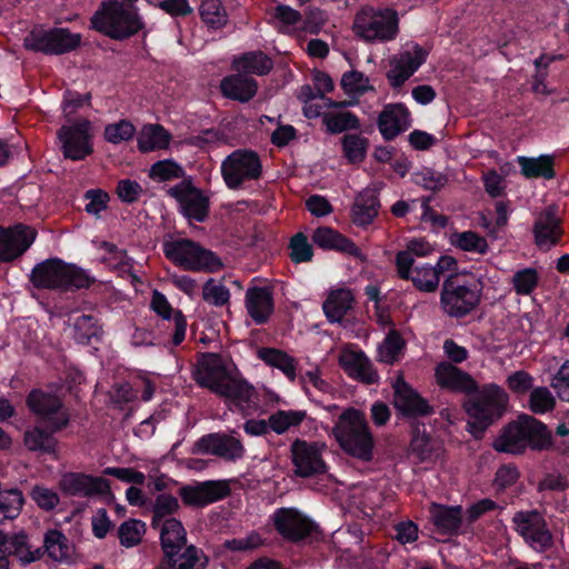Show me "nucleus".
<instances>
[{"mask_svg":"<svg viewBox=\"0 0 569 569\" xmlns=\"http://www.w3.org/2000/svg\"><path fill=\"white\" fill-rule=\"evenodd\" d=\"M170 134L159 124L146 126L139 138L138 148L142 152H149L157 149H164L169 146Z\"/></svg>","mask_w":569,"mask_h":569,"instance_id":"37998d69","label":"nucleus"},{"mask_svg":"<svg viewBox=\"0 0 569 569\" xmlns=\"http://www.w3.org/2000/svg\"><path fill=\"white\" fill-rule=\"evenodd\" d=\"M355 296L350 289L338 288L329 292L322 305L323 312L329 322H341L343 317L352 309Z\"/></svg>","mask_w":569,"mask_h":569,"instance_id":"72a5a7b5","label":"nucleus"},{"mask_svg":"<svg viewBox=\"0 0 569 569\" xmlns=\"http://www.w3.org/2000/svg\"><path fill=\"white\" fill-rule=\"evenodd\" d=\"M162 249L167 259L184 270L216 272L223 266L214 252L187 238L167 237Z\"/></svg>","mask_w":569,"mask_h":569,"instance_id":"0eeeda50","label":"nucleus"},{"mask_svg":"<svg viewBox=\"0 0 569 569\" xmlns=\"http://www.w3.org/2000/svg\"><path fill=\"white\" fill-rule=\"evenodd\" d=\"M411 124L410 112L401 103L387 104L378 118V128L386 140H392Z\"/></svg>","mask_w":569,"mask_h":569,"instance_id":"393cba45","label":"nucleus"},{"mask_svg":"<svg viewBox=\"0 0 569 569\" xmlns=\"http://www.w3.org/2000/svg\"><path fill=\"white\" fill-rule=\"evenodd\" d=\"M59 488L68 496L90 498L109 491V482L101 477H92L81 472L63 473Z\"/></svg>","mask_w":569,"mask_h":569,"instance_id":"a211bd4d","label":"nucleus"},{"mask_svg":"<svg viewBox=\"0 0 569 569\" xmlns=\"http://www.w3.org/2000/svg\"><path fill=\"white\" fill-rule=\"evenodd\" d=\"M23 502V495L18 489L0 491V522L18 517Z\"/></svg>","mask_w":569,"mask_h":569,"instance_id":"603ef678","label":"nucleus"},{"mask_svg":"<svg viewBox=\"0 0 569 569\" xmlns=\"http://www.w3.org/2000/svg\"><path fill=\"white\" fill-rule=\"evenodd\" d=\"M368 140L360 134L351 133L342 138L345 157L351 163L361 162L366 158Z\"/></svg>","mask_w":569,"mask_h":569,"instance_id":"4d7b16f0","label":"nucleus"},{"mask_svg":"<svg viewBox=\"0 0 569 569\" xmlns=\"http://www.w3.org/2000/svg\"><path fill=\"white\" fill-rule=\"evenodd\" d=\"M481 296L482 283L479 279L450 274L441 287L440 308L450 318H463L479 306Z\"/></svg>","mask_w":569,"mask_h":569,"instance_id":"20e7f679","label":"nucleus"},{"mask_svg":"<svg viewBox=\"0 0 569 569\" xmlns=\"http://www.w3.org/2000/svg\"><path fill=\"white\" fill-rule=\"evenodd\" d=\"M196 446L200 452L214 455L227 460L240 459L244 453V448L239 439L223 433L204 436Z\"/></svg>","mask_w":569,"mask_h":569,"instance_id":"b1692460","label":"nucleus"},{"mask_svg":"<svg viewBox=\"0 0 569 569\" xmlns=\"http://www.w3.org/2000/svg\"><path fill=\"white\" fill-rule=\"evenodd\" d=\"M403 346L405 341L401 336L395 330L390 331L379 347V361L385 363L395 362Z\"/></svg>","mask_w":569,"mask_h":569,"instance_id":"052dcab7","label":"nucleus"},{"mask_svg":"<svg viewBox=\"0 0 569 569\" xmlns=\"http://www.w3.org/2000/svg\"><path fill=\"white\" fill-rule=\"evenodd\" d=\"M539 273L535 268H523L513 273L511 283L519 296H529L538 286Z\"/></svg>","mask_w":569,"mask_h":569,"instance_id":"13d9d810","label":"nucleus"},{"mask_svg":"<svg viewBox=\"0 0 569 569\" xmlns=\"http://www.w3.org/2000/svg\"><path fill=\"white\" fill-rule=\"evenodd\" d=\"M379 200L375 190L362 191L352 207V220L358 226H367L377 217Z\"/></svg>","mask_w":569,"mask_h":569,"instance_id":"ea45409f","label":"nucleus"},{"mask_svg":"<svg viewBox=\"0 0 569 569\" xmlns=\"http://www.w3.org/2000/svg\"><path fill=\"white\" fill-rule=\"evenodd\" d=\"M517 162L521 168V173L528 178L551 179L555 176L553 159L550 156H540L538 158L518 157Z\"/></svg>","mask_w":569,"mask_h":569,"instance_id":"79ce46f5","label":"nucleus"},{"mask_svg":"<svg viewBox=\"0 0 569 569\" xmlns=\"http://www.w3.org/2000/svg\"><path fill=\"white\" fill-rule=\"evenodd\" d=\"M271 519L277 532L293 542L311 536L317 529V525L296 508L277 509Z\"/></svg>","mask_w":569,"mask_h":569,"instance_id":"4468645a","label":"nucleus"},{"mask_svg":"<svg viewBox=\"0 0 569 569\" xmlns=\"http://www.w3.org/2000/svg\"><path fill=\"white\" fill-rule=\"evenodd\" d=\"M326 445L322 442H308L296 439L290 446L293 473L301 478H310L327 470L322 453Z\"/></svg>","mask_w":569,"mask_h":569,"instance_id":"ddd939ff","label":"nucleus"},{"mask_svg":"<svg viewBox=\"0 0 569 569\" xmlns=\"http://www.w3.org/2000/svg\"><path fill=\"white\" fill-rule=\"evenodd\" d=\"M221 92L224 97L240 102L251 100L258 90V83L254 79L237 72L222 79L220 83Z\"/></svg>","mask_w":569,"mask_h":569,"instance_id":"473e14b6","label":"nucleus"},{"mask_svg":"<svg viewBox=\"0 0 569 569\" xmlns=\"http://www.w3.org/2000/svg\"><path fill=\"white\" fill-rule=\"evenodd\" d=\"M352 29L356 36L367 42L390 41L399 31L398 14L392 9L375 11L365 8L356 14Z\"/></svg>","mask_w":569,"mask_h":569,"instance_id":"6e6552de","label":"nucleus"},{"mask_svg":"<svg viewBox=\"0 0 569 569\" xmlns=\"http://www.w3.org/2000/svg\"><path fill=\"white\" fill-rule=\"evenodd\" d=\"M31 281L37 288L67 291L89 288L94 282V278L74 264L66 263L60 259H49L33 268Z\"/></svg>","mask_w":569,"mask_h":569,"instance_id":"39448f33","label":"nucleus"},{"mask_svg":"<svg viewBox=\"0 0 569 569\" xmlns=\"http://www.w3.org/2000/svg\"><path fill=\"white\" fill-rule=\"evenodd\" d=\"M413 181L416 184L427 190L437 191L447 184L448 179L447 176L441 172L423 168L413 174Z\"/></svg>","mask_w":569,"mask_h":569,"instance_id":"69168bd1","label":"nucleus"},{"mask_svg":"<svg viewBox=\"0 0 569 569\" xmlns=\"http://www.w3.org/2000/svg\"><path fill=\"white\" fill-rule=\"evenodd\" d=\"M217 395L223 397L244 415L257 408L254 389L243 380L230 377Z\"/></svg>","mask_w":569,"mask_h":569,"instance_id":"bb28decb","label":"nucleus"},{"mask_svg":"<svg viewBox=\"0 0 569 569\" xmlns=\"http://www.w3.org/2000/svg\"><path fill=\"white\" fill-rule=\"evenodd\" d=\"M28 408L51 431H59L68 426L69 413L61 399L42 390H32L27 397Z\"/></svg>","mask_w":569,"mask_h":569,"instance_id":"f8f14e48","label":"nucleus"},{"mask_svg":"<svg viewBox=\"0 0 569 569\" xmlns=\"http://www.w3.org/2000/svg\"><path fill=\"white\" fill-rule=\"evenodd\" d=\"M43 548L44 552L54 561H63L70 557L68 539L59 530L52 529L46 532Z\"/></svg>","mask_w":569,"mask_h":569,"instance_id":"49530a36","label":"nucleus"},{"mask_svg":"<svg viewBox=\"0 0 569 569\" xmlns=\"http://www.w3.org/2000/svg\"><path fill=\"white\" fill-rule=\"evenodd\" d=\"M229 491L227 481L210 480L196 486H183L179 489V495L186 505L202 507L224 498Z\"/></svg>","mask_w":569,"mask_h":569,"instance_id":"aec40b11","label":"nucleus"},{"mask_svg":"<svg viewBox=\"0 0 569 569\" xmlns=\"http://www.w3.org/2000/svg\"><path fill=\"white\" fill-rule=\"evenodd\" d=\"M555 398L546 387H538L531 390L529 408L535 413H545L555 407Z\"/></svg>","mask_w":569,"mask_h":569,"instance_id":"338daca9","label":"nucleus"},{"mask_svg":"<svg viewBox=\"0 0 569 569\" xmlns=\"http://www.w3.org/2000/svg\"><path fill=\"white\" fill-rule=\"evenodd\" d=\"M136 133V128L128 120L110 123L104 128V138L113 144L130 140Z\"/></svg>","mask_w":569,"mask_h":569,"instance_id":"0e129e2a","label":"nucleus"},{"mask_svg":"<svg viewBox=\"0 0 569 569\" xmlns=\"http://www.w3.org/2000/svg\"><path fill=\"white\" fill-rule=\"evenodd\" d=\"M202 21L212 29L226 26L228 16L220 0H201L199 8Z\"/></svg>","mask_w":569,"mask_h":569,"instance_id":"3c124183","label":"nucleus"},{"mask_svg":"<svg viewBox=\"0 0 569 569\" xmlns=\"http://www.w3.org/2000/svg\"><path fill=\"white\" fill-rule=\"evenodd\" d=\"M451 243L463 251L483 253L487 251V241L473 231H463L452 234Z\"/></svg>","mask_w":569,"mask_h":569,"instance_id":"680f3d73","label":"nucleus"},{"mask_svg":"<svg viewBox=\"0 0 569 569\" xmlns=\"http://www.w3.org/2000/svg\"><path fill=\"white\" fill-rule=\"evenodd\" d=\"M36 230L22 224L2 229L0 227V260L10 261L21 256L34 241Z\"/></svg>","mask_w":569,"mask_h":569,"instance_id":"6ab92c4d","label":"nucleus"},{"mask_svg":"<svg viewBox=\"0 0 569 569\" xmlns=\"http://www.w3.org/2000/svg\"><path fill=\"white\" fill-rule=\"evenodd\" d=\"M508 401L509 396L500 386L495 383L485 386L463 405L469 417L468 431L475 438H481L486 429L502 417Z\"/></svg>","mask_w":569,"mask_h":569,"instance_id":"7ed1b4c3","label":"nucleus"},{"mask_svg":"<svg viewBox=\"0 0 569 569\" xmlns=\"http://www.w3.org/2000/svg\"><path fill=\"white\" fill-rule=\"evenodd\" d=\"M81 36L67 28H34L24 38V47L46 54H63L80 46Z\"/></svg>","mask_w":569,"mask_h":569,"instance_id":"1a4fd4ad","label":"nucleus"},{"mask_svg":"<svg viewBox=\"0 0 569 569\" xmlns=\"http://www.w3.org/2000/svg\"><path fill=\"white\" fill-rule=\"evenodd\" d=\"M515 531L537 552H546L553 546V537L543 515L538 510L517 511L512 517Z\"/></svg>","mask_w":569,"mask_h":569,"instance_id":"9d476101","label":"nucleus"},{"mask_svg":"<svg viewBox=\"0 0 569 569\" xmlns=\"http://www.w3.org/2000/svg\"><path fill=\"white\" fill-rule=\"evenodd\" d=\"M533 233L536 244L542 250H549L558 243L561 229L560 220L556 216L553 207H548L538 214L533 226Z\"/></svg>","mask_w":569,"mask_h":569,"instance_id":"cd10ccee","label":"nucleus"},{"mask_svg":"<svg viewBox=\"0 0 569 569\" xmlns=\"http://www.w3.org/2000/svg\"><path fill=\"white\" fill-rule=\"evenodd\" d=\"M163 556H173V551L187 546V531L180 520H170L157 528Z\"/></svg>","mask_w":569,"mask_h":569,"instance_id":"c9c22d12","label":"nucleus"},{"mask_svg":"<svg viewBox=\"0 0 569 569\" xmlns=\"http://www.w3.org/2000/svg\"><path fill=\"white\" fill-rule=\"evenodd\" d=\"M439 449L440 443L436 439L425 432H415L410 443V452L419 461H426L430 460L432 457H437Z\"/></svg>","mask_w":569,"mask_h":569,"instance_id":"8fccbe9b","label":"nucleus"},{"mask_svg":"<svg viewBox=\"0 0 569 569\" xmlns=\"http://www.w3.org/2000/svg\"><path fill=\"white\" fill-rule=\"evenodd\" d=\"M150 308L163 321H167V329H172L171 345L174 347L179 346L184 340L187 331V320L183 313L178 309H173L167 297L158 290L152 292Z\"/></svg>","mask_w":569,"mask_h":569,"instance_id":"412c9836","label":"nucleus"},{"mask_svg":"<svg viewBox=\"0 0 569 569\" xmlns=\"http://www.w3.org/2000/svg\"><path fill=\"white\" fill-rule=\"evenodd\" d=\"M179 501L176 497L161 493L156 498L152 508V520L151 526L153 529L162 527L163 523L170 520H177L172 516L179 510Z\"/></svg>","mask_w":569,"mask_h":569,"instance_id":"c03bdc74","label":"nucleus"},{"mask_svg":"<svg viewBox=\"0 0 569 569\" xmlns=\"http://www.w3.org/2000/svg\"><path fill=\"white\" fill-rule=\"evenodd\" d=\"M415 287L423 292H435L439 287V277L431 266H417L409 277Z\"/></svg>","mask_w":569,"mask_h":569,"instance_id":"5fc2aeb1","label":"nucleus"},{"mask_svg":"<svg viewBox=\"0 0 569 569\" xmlns=\"http://www.w3.org/2000/svg\"><path fill=\"white\" fill-rule=\"evenodd\" d=\"M91 24L97 31L117 40L129 38L142 28L137 9L118 0L102 2L92 16Z\"/></svg>","mask_w":569,"mask_h":569,"instance_id":"423d86ee","label":"nucleus"},{"mask_svg":"<svg viewBox=\"0 0 569 569\" xmlns=\"http://www.w3.org/2000/svg\"><path fill=\"white\" fill-rule=\"evenodd\" d=\"M331 433L346 453L365 461L371 459L373 438L365 412L347 408L339 415Z\"/></svg>","mask_w":569,"mask_h":569,"instance_id":"f03ea898","label":"nucleus"},{"mask_svg":"<svg viewBox=\"0 0 569 569\" xmlns=\"http://www.w3.org/2000/svg\"><path fill=\"white\" fill-rule=\"evenodd\" d=\"M316 246L326 250H337L347 253L360 262L367 261V256L356 246L353 241L340 234L329 227H319L312 234Z\"/></svg>","mask_w":569,"mask_h":569,"instance_id":"a878e982","label":"nucleus"},{"mask_svg":"<svg viewBox=\"0 0 569 569\" xmlns=\"http://www.w3.org/2000/svg\"><path fill=\"white\" fill-rule=\"evenodd\" d=\"M207 558L202 550L187 545L182 550L173 551V556H163L157 569H204Z\"/></svg>","mask_w":569,"mask_h":569,"instance_id":"2f4dec72","label":"nucleus"},{"mask_svg":"<svg viewBox=\"0 0 569 569\" xmlns=\"http://www.w3.org/2000/svg\"><path fill=\"white\" fill-rule=\"evenodd\" d=\"M272 60L262 51H251L236 57L232 67L243 74L263 76L272 69Z\"/></svg>","mask_w":569,"mask_h":569,"instance_id":"58836bf2","label":"nucleus"},{"mask_svg":"<svg viewBox=\"0 0 569 569\" xmlns=\"http://www.w3.org/2000/svg\"><path fill=\"white\" fill-rule=\"evenodd\" d=\"M89 129L88 120H81L73 126H63L59 129L58 139L66 158L79 161L92 153Z\"/></svg>","mask_w":569,"mask_h":569,"instance_id":"2eb2a0df","label":"nucleus"},{"mask_svg":"<svg viewBox=\"0 0 569 569\" xmlns=\"http://www.w3.org/2000/svg\"><path fill=\"white\" fill-rule=\"evenodd\" d=\"M73 337L79 343H89L91 339L102 335L99 320L92 315H81L73 318Z\"/></svg>","mask_w":569,"mask_h":569,"instance_id":"a18cd8bd","label":"nucleus"},{"mask_svg":"<svg viewBox=\"0 0 569 569\" xmlns=\"http://www.w3.org/2000/svg\"><path fill=\"white\" fill-rule=\"evenodd\" d=\"M230 378L221 357L216 353H207L199 360L194 371V380L201 387H206L218 393L223 383Z\"/></svg>","mask_w":569,"mask_h":569,"instance_id":"4be33fe9","label":"nucleus"},{"mask_svg":"<svg viewBox=\"0 0 569 569\" xmlns=\"http://www.w3.org/2000/svg\"><path fill=\"white\" fill-rule=\"evenodd\" d=\"M144 533V522L137 519H129L122 522L118 528L120 545L126 548H132L139 545Z\"/></svg>","mask_w":569,"mask_h":569,"instance_id":"864d4df0","label":"nucleus"},{"mask_svg":"<svg viewBox=\"0 0 569 569\" xmlns=\"http://www.w3.org/2000/svg\"><path fill=\"white\" fill-rule=\"evenodd\" d=\"M257 356L267 366L280 370L291 382L297 379V360L286 351L276 348H260Z\"/></svg>","mask_w":569,"mask_h":569,"instance_id":"4c0bfd02","label":"nucleus"},{"mask_svg":"<svg viewBox=\"0 0 569 569\" xmlns=\"http://www.w3.org/2000/svg\"><path fill=\"white\" fill-rule=\"evenodd\" d=\"M427 51L418 44L408 46L390 59L387 79L391 87H401L426 61Z\"/></svg>","mask_w":569,"mask_h":569,"instance_id":"f3484780","label":"nucleus"},{"mask_svg":"<svg viewBox=\"0 0 569 569\" xmlns=\"http://www.w3.org/2000/svg\"><path fill=\"white\" fill-rule=\"evenodd\" d=\"M262 172V164L257 152L238 149L221 163L222 178L230 189H238L244 182L257 180Z\"/></svg>","mask_w":569,"mask_h":569,"instance_id":"9b49d317","label":"nucleus"},{"mask_svg":"<svg viewBox=\"0 0 569 569\" xmlns=\"http://www.w3.org/2000/svg\"><path fill=\"white\" fill-rule=\"evenodd\" d=\"M202 298L214 307H223L230 300V291L223 283L211 278L203 284Z\"/></svg>","mask_w":569,"mask_h":569,"instance_id":"bf43d9fd","label":"nucleus"},{"mask_svg":"<svg viewBox=\"0 0 569 569\" xmlns=\"http://www.w3.org/2000/svg\"><path fill=\"white\" fill-rule=\"evenodd\" d=\"M168 194L174 198L181 209V212L188 219L203 221L209 212V198L199 189L194 188L190 181L183 180L171 187Z\"/></svg>","mask_w":569,"mask_h":569,"instance_id":"dca6fc26","label":"nucleus"},{"mask_svg":"<svg viewBox=\"0 0 569 569\" xmlns=\"http://www.w3.org/2000/svg\"><path fill=\"white\" fill-rule=\"evenodd\" d=\"M430 520L441 533L456 532L462 522V508L432 503L429 508Z\"/></svg>","mask_w":569,"mask_h":569,"instance_id":"f704fd0d","label":"nucleus"},{"mask_svg":"<svg viewBox=\"0 0 569 569\" xmlns=\"http://www.w3.org/2000/svg\"><path fill=\"white\" fill-rule=\"evenodd\" d=\"M341 87L346 93H358L361 94L373 88L369 83V78L360 71L346 72L341 78Z\"/></svg>","mask_w":569,"mask_h":569,"instance_id":"774afa93","label":"nucleus"},{"mask_svg":"<svg viewBox=\"0 0 569 569\" xmlns=\"http://www.w3.org/2000/svg\"><path fill=\"white\" fill-rule=\"evenodd\" d=\"M551 435L547 427L531 416L522 415L507 425L493 440L496 451L518 455L527 447L542 450L550 446Z\"/></svg>","mask_w":569,"mask_h":569,"instance_id":"f257e3e1","label":"nucleus"},{"mask_svg":"<svg viewBox=\"0 0 569 569\" xmlns=\"http://www.w3.org/2000/svg\"><path fill=\"white\" fill-rule=\"evenodd\" d=\"M322 122L331 133H340L347 130L358 129L360 127L358 117L350 111L325 113Z\"/></svg>","mask_w":569,"mask_h":569,"instance_id":"09e8293b","label":"nucleus"},{"mask_svg":"<svg viewBox=\"0 0 569 569\" xmlns=\"http://www.w3.org/2000/svg\"><path fill=\"white\" fill-rule=\"evenodd\" d=\"M271 21L281 32H289L293 26L301 21L299 11L287 4H278L270 12Z\"/></svg>","mask_w":569,"mask_h":569,"instance_id":"6e6d98bb","label":"nucleus"},{"mask_svg":"<svg viewBox=\"0 0 569 569\" xmlns=\"http://www.w3.org/2000/svg\"><path fill=\"white\" fill-rule=\"evenodd\" d=\"M436 380L439 386L457 392L470 393L476 391L473 378L449 362H442L436 368Z\"/></svg>","mask_w":569,"mask_h":569,"instance_id":"c756f323","label":"nucleus"},{"mask_svg":"<svg viewBox=\"0 0 569 569\" xmlns=\"http://www.w3.org/2000/svg\"><path fill=\"white\" fill-rule=\"evenodd\" d=\"M0 553L16 557L21 563L28 565L41 558V548H32L24 533L7 537L1 532Z\"/></svg>","mask_w":569,"mask_h":569,"instance_id":"7c9ffc66","label":"nucleus"},{"mask_svg":"<svg viewBox=\"0 0 569 569\" xmlns=\"http://www.w3.org/2000/svg\"><path fill=\"white\" fill-rule=\"evenodd\" d=\"M248 313L257 323H263L272 312V296L267 288L248 289L246 293Z\"/></svg>","mask_w":569,"mask_h":569,"instance_id":"e433bc0d","label":"nucleus"},{"mask_svg":"<svg viewBox=\"0 0 569 569\" xmlns=\"http://www.w3.org/2000/svg\"><path fill=\"white\" fill-rule=\"evenodd\" d=\"M54 431L44 430L40 427H33L24 432L23 442L30 451L40 453L56 455L57 440L53 437Z\"/></svg>","mask_w":569,"mask_h":569,"instance_id":"a19ab883","label":"nucleus"},{"mask_svg":"<svg viewBox=\"0 0 569 569\" xmlns=\"http://www.w3.org/2000/svg\"><path fill=\"white\" fill-rule=\"evenodd\" d=\"M307 418L305 410H278L269 416L271 430L282 435L293 427H298Z\"/></svg>","mask_w":569,"mask_h":569,"instance_id":"de8ad7c7","label":"nucleus"},{"mask_svg":"<svg viewBox=\"0 0 569 569\" xmlns=\"http://www.w3.org/2000/svg\"><path fill=\"white\" fill-rule=\"evenodd\" d=\"M184 171L177 162L167 159L153 163L150 168L149 176L159 181H167L183 177Z\"/></svg>","mask_w":569,"mask_h":569,"instance_id":"e2e57ef3","label":"nucleus"},{"mask_svg":"<svg viewBox=\"0 0 569 569\" xmlns=\"http://www.w3.org/2000/svg\"><path fill=\"white\" fill-rule=\"evenodd\" d=\"M340 367L352 378L366 383L378 381V373L372 369V365L362 351L343 349L338 358Z\"/></svg>","mask_w":569,"mask_h":569,"instance_id":"c85d7f7f","label":"nucleus"},{"mask_svg":"<svg viewBox=\"0 0 569 569\" xmlns=\"http://www.w3.org/2000/svg\"><path fill=\"white\" fill-rule=\"evenodd\" d=\"M393 406L408 417L428 416L432 408L401 377L393 383Z\"/></svg>","mask_w":569,"mask_h":569,"instance_id":"5701e85b","label":"nucleus"}]
</instances>
